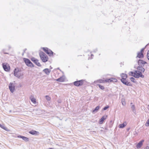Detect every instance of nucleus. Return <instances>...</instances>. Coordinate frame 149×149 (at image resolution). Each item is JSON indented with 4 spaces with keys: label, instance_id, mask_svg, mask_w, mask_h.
<instances>
[{
    "label": "nucleus",
    "instance_id": "obj_15",
    "mask_svg": "<svg viewBox=\"0 0 149 149\" xmlns=\"http://www.w3.org/2000/svg\"><path fill=\"white\" fill-rule=\"evenodd\" d=\"M143 66H138L137 68V70H139L142 73H143L145 70V69L143 67Z\"/></svg>",
    "mask_w": 149,
    "mask_h": 149
},
{
    "label": "nucleus",
    "instance_id": "obj_31",
    "mask_svg": "<svg viewBox=\"0 0 149 149\" xmlns=\"http://www.w3.org/2000/svg\"><path fill=\"white\" fill-rule=\"evenodd\" d=\"M45 97L46 98V99L48 101H49L51 100L50 97L48 95H46Z\"/></svg>",
    "mask_w": 149,
    "mask_h": 149
},
{
    "label": "nucleus",
    "instance_id": "obj_27",
    "mask_svg": "<svg viewBox=\"0 0 149 149\" xmlns=\"http://www.w3.org/2000/svg\"><path fill=\"white\" fill-rule=\"evenodd\" d=\"M105 82H113V78H110L107 79L105 80Z\"/></svg>",
    "mask_w": 149,
    "mask_h": 149
},
{
    "label": "nucleus",
    "instance_id": "obj_47",
    "mask_svg": "<svg viewBox=\"0 0 149 149\" xmlns=\"http://www.w3.org/2000/svg\"><path fill=\"white\" fill-rule=\"evenodd\" d=\"M9 112H11V110H10V111H9Z\"/></svg>",
    "mask_w": 149,
    "mask_h": 149
},
{
    "label": "nucleus",
    "instance_id": "obj_45",
    "mask_svg": "<svg viewBox=\"0 0 149 149\" xmlns=\"http://www.w3.org/2000/svg\"><path fill=\"white\" fill-rule=\"evenodd\" d=\"M50 69H52V67H51V66H50Z\"/></svg>",
    "mask_w": 149,
    "mask_h": 149
},
{
    "label": "nucleus",
    "instance_id": "obj_21",
    "mask_svg": "<svg viewBox=\"0 0 149 149\" xmlns=\"http://www.w3.org/2000/svg\"><path fill=\"white\" fill-rule=\"evenodd\" d=\"M0 127L7 132H9L10 131V130L5 127L4 125H1L0 123Z\"/></svg>",
    "mask_w": 149,
    "mask_h": 149
},
{
    "label": "nucleus",
    "instance_id": "obj_33",
    "mask_svg": "<svg viewBox=\"0 0 149 149\" xmlns=\"http://www.w3.org/2000/svg\"><path fill=\"white\" fill-rule=\"evenodd\" d=\"M146 46L145 47L142 48L140 52H140V53H143V52H144V50L145 48V47H146Z\"/></svg>",
    "mask_w": 149,
    "mask_h": 149
},
{
    "label": "nucleus",
    "instance_id": "obj_11",
    "mask_svg": "<svg viewBox=\"0 0 149 149\" xmlns=\"http://www.w3.org/2000/svg\"><path fill=\"white\" fill-rule=\"evenodd\" d=\"M31 60L34 63L37 65L38 66H41V65L40 63L38 62V60L37 59L34 57H32L31 59Z\"/></svg>",
    "mask_w": 149,
    "mask_h": 149
},
{
    "label": "nucleus",
    "instance_id": "obj_29",
    "mask_svg": "<svg viewBox=\"0 0 149 149\" xmlns=\"http://www.w3.org/2000/svg\"><path fill=\"white\" fill-rule=\"evenodd\" d=\"M130 79L134 83H135L136 82V81H135V79L133 77H131L130 78Z\"/></svg>",
    "mask_w": 149,
    "mask_h": 149
},
{
    "label": "nucleus",
    "instance_id": "obj_20",
    "mask_svg": "<svg viewBox=\"0 0 149 149\" xmlns=\"http://www.w3.org/2000/svg\"><path fill=\"white\" fill-rule=\"evenodd\" d=\"M43 71L46 74L49 75L50 72L51 70L48 68H45L43 70Z\"/></svg>",
    "mask_w": 149,
    "mask_h": 149
},
{
    "label": "nucleus",
    "instance_id": "obj_16",
    "mask_svg": "<svg viewBox=\"0 0 149 149\" xmlns=\"http://www.w3.org/2000/svg\"><path fill=\"white\" fill-rule=\"evenodd\" d=\"M65 76L63 75L59 78L56 79V81L60 82H62L64 81L65 80Z\"/></svg>",
    "mask_w": 149,
    "mask_h": 149
},
{
    "label": "nucleus",
    "instance_id": "obj_32",
    "mask_svg": "<svg viewBox=\"0 0 149 149\" xmlns=\"http://www.w3.org/2000/svg\"><path fill=\"white\" fill-rule=\"evenodd\" d=\"M109 106H108V105H107L106 106H105V107H104L103 108V110H106L107 109H108V108H109Z\"/></svg>",
    "mask_w": 149,
    "mask_h": 149
},
{
    "label": "nucleus",
    "instance_id": "obj_1",
    "mask_svg": "<svg viewBox=\"0 0 149 149\" xmlns=\"http://www.w3.org/2000/svg\"><path fill=\"white\" fill-rule=\"evenodd\" d=\"M120 75L121 77L120 81L123 84L127 86H131L132 85V84L130 82L128 81V80L127 79V75L126 74L122 73Z\"/></svg>",
    "mask_w": 149,
    "mask_h": 149
},
{
    "label": "nucleus",
    "instance_id": "obj_50",
    "mask_svg": "<svg viewBox=\"0 0 149 149\" xmlns=\"http://www.w3.org/2000/svg\"><path fill=\"white\" fill-rule=\"evenodd\" d=\"M129 129H130L129 128V129H128L127 130V131H128Z\"/></svg>",
    "mask_w": 149,
    "mask_h": 149
},
{
    "label": "nucleus",
    "instance_id": "obj_25",
    "mask_svg": "<svg viewBox=\"0 0 149 149\" xmlns=\"http://www.w3.org/2000/svg\"><path fill=\"white\" fill-rule=\"evenodd\" d=\"M126 125V124L124 123L121 124L119 125V127L120 128H123L125 127Z\"/></svg>",
    "mask_w": 149,
    "mask_h": 149
},
{
    "label": "nucleus",
    "instance_id": "obj_24",
    "mask_svg": "<svg viewBox=\"0 0 149 149\" xmlns=\"http://www.w3.org/2000/svg\"><path fill=\"white\" fill-rule=\"evenodd\" d=\"M135 74V70L134 71V72L132 71H130L129 73V74L130 75L134 77V75Z\"/></svg>",
    "mask_w": 149,
    "mask_h": 149
},
{
    "label": "nucleus",
    "instance_id": "obj_6",
    "mask_svg": "<svg viewBox=\"0 0 149 149\" xmlns=\"http://www.w3.org/2000/svg\"><path fill=\"white\" fill-rule=\"evenodd\" d=\"M84 80L83 79L77 81L73 82L74 84L76 86H82L84 83Z\"/></svg>",
    "mask_w": 149,
    "mask_h": 149
},
{
    "label": "nucleus",
    "instance_id": "obj_36",
    "mask_svg": "<svg viewBox=\"0 0 149 149\" xmlns=\"http://www.w3.org/2000/svg\"><path fill=\"white\" fill-rule=\"evenodd\" d=\"M5 50L4 49H3L2 50V52L4 53V54H8V53L7 52H5Z\"/></svg>",
    "mask_w": 149,
    "mask_h": 149
},
{
    "label": "nucleus",
    "instance_id": "obj_41",
    "mask_svg": "<svg viewBox=\"0 0 149 149\" xmlns=\"http://www.w3.org/2000/svg\"><path fill=\"white\" fill-rule=\"evenodd\" d=\"M8 47L9 49H10L11 48V47L10 45H9L8 46Z\"/></svg>",
    "mask_w": 149,
    "mask_h": 149
},
{
    "label": "nucleus",
    "instance_id": "obj_18",
    "mask_svg": "<svg viewBox=\"0 0 149 149\" xmlns=\"http://www.w3.org/2000/svg\"><path fill=\"white\" fill-rule=\"evenodd\" d=\"M144 55L143 53L138 52L137 53V55L136 58H139L142 59L144 57Z\"/></svg>",
    "mask_w": 149,
    "mask_h": 149
},
{
    "label": "nucleus",
    "instance_id": "obj_13",
    "mask_svg": "<svg viewBox=\"0 0 149 149\" xmlns=\"http://www.w3.org/2000/svg\"><path fill=\"white\" fill-rule=\"evenodd\" d=\"M17 137L18 138H22L23 140L26 142L29 141V138L20 135L17 136Z\"/></svg>",
    "mask_w": 149,
    "mask_h": 149
},
{
    "label": "nucleus",
    "instance_id": "obj_9",
    "mask_svg": "<svg viewBox=\"0 0 149 149\" xmlns=\"http://www.w3.org/2000/svg\"><path fill=\"white\" fill-rule=\"evenodd\" d=\"M9 88L10 92L13 93L15 89V84L10 82L9 84Z\"/></svg>",
    "mask_w": 149,
    "mask_h": 149
},
{
    "label": "nucleus",
    "instance_id": "obj_35",
    "mask_svg": "<svg viewBox=\"0 0 149 149\" xmlns=\"http://www.w3.org/2000/svg\"><path fill=\"white\" fill-rule=\"evenodd\" d=\"M147 57L148 59L149 60V50L147 52Z\"/></svg>",
    "mask_w": 149,
    "mask_h": 149
},
{
    "label": "nucleus",
    "instance_id": "obj_17",
    "mask_svg": "<svg viewBox=\"0 0 149 149\" xmlns=\"http://www.w3.org/2000/svg\"><path fill=\"white\" fill-rule=\"evenodd\" d=\"M130 106L131 107V108L132 110V111L134 113L135 115L136 114V111L135 109V106L134 104L132 102L130 104Z\"/></svg>",
    "mask_w": 149,
    "mask_h": 149
},
{
    "label": "nucleus",
    "instance_id": "obj_7",
    "mask_svg": "<svg viewBox=\"0 0 149 149\" xmlns=\"http://www.w3.org/2000/svg\"><path fill=\"white\" fill-rule=\"evenodd\" d=\"M2 67L4 70L6 72L9 71L10 70V67L7 63H4L2 64Z\"/></svg>",
    "mask_w": 149,
    "mask_h": 149
},
{
    "label": "nucleus",
    "instance_id": "obj_22",
    "mask_svg": "<svg viewBox=\"0 0 149 149\" xmlns=\"http://www.w3.org/2000/svg\"><path fill=\"white\" fill-rule=\"evenodd\" d=\"M105 80L100 79L97 80V81L94 82L95 84H97V83H104L105 82Z\"/></svg>",
    "mask_w": 149,
    "mask_h": 149
},
{
    "label": "nucleus",
    "instance_id": "obj_38",
    "mask_svg": "<svg viewBox=\"0 0 149 149\" xmlns=\"http://www.w3.org/2000/svg\"><path fill=\"white\" fill-rule=\"evenodd\" d=\"M93 56H94V55L93 54H91V58H90V57H89L88 58V59L89 60V59H92L93 58Z\"/></svg>",
    "mask_w": 149,
    "mask_h": 149
},
{
    "label": "nucleus",
    "instance_id": "obj_14",
    "mask_svg": "<svg viewBox=\"0 0 149 149\" xmlns=\"http://www.w3.org/2000/svg\"><path fill=\"white\" fill-rule=\"evenodd\" d=\"M107 117V116L106 115L103 116L100 120L99 121V124H102L103 123L104 120L106 119Z\"/></svg>",
    "mask_w": 149,
    "mask_h": 149
},
{
    "label": "nucleus",
    "instance_id": "obj_43",
    "mask_svg": "<svg viewBox=\"0 0 149 149\" xmlns=\"http://www.w3.org/2000/svg\"><path fill=\"white\" fill-rule=\"evenodd\" d=\"M26 50V49H24V50H23V51H24V52H25V51Z\"/></svg>",
    "mask_w": 149,
    "mask_h": 149
},
{
    "label": "nucleus",
    "instance_id": "obj_44",
    "mask_svg": "<svg viewBox=\"0 0 149 149\" xmlns=\"http://www.w3.org/2000/svg\"><path fill=\"white\" fill-rule=\"evenodd\" d=\"M147 109L149 111V105H148Z\"/></svg>",
    "mask_w": 149,
    "mask_h": 149
},
{
    "label": "nucleus",
    "instance_id": "obj_26",
    "mask_svg": "<svg viewBox=\"0 0 149 149\" xmlns=\"http://www.w3.org/2000/svg\"><path fill=\"white\" fill-rule=\"evenodd\" d=\"M97 85L100 88L101 90H104V87L103 86L100 84H97Z\"/></svg>",
    "mask_w": 149,
    "mask_h": 149
},
{
    "label": "nucleus",
    "instance_id": "obj_28",
    "mask_svg": "<svg viewBox=\"0 0 149 149\" xmlns=\"http://www.w3.org/2000/svg\"><path fill=\"white\" fill-rule=\"evenodd\" d=\"M31 101L34 104H35L36 103V99L34 97H32L31 99Z\"/></svg>",
    "mask_w": 149,
    "mask_h": 149
},
{
    "label": "nucleus",
    "instance_id": "obj_19",
    "mask_svg": "<svg viewBox=\"0 0 149 149\" xmlns=\"http://www.w3.org/2000/svg\"><path fill=\"white\" fill-rule=\"evenodd\" d=\"M29 133L32 135H36L38 134H39V132L35 130H31L29 132Z\"/></svg>",
    "mask_w": 149,
    "mask_h": 149
},
{
    "label": "nucleus",
    "instance_id": "obj_42",
    "mask_svg": "<svg viewBox=\"0 0 149 149\" xmlns=\"http://www.w3.org/2000/svg\"><path fill=\"white\" fill-rule=\"evenodd\" d=\"M112 127V125H110L109 126V127L110 128H111Z\"/></svg>",
    "mask_w": 149,
    "mask_h": 149
},
{
    "label": "nucleus",
    "instance_id": "obj_12",
    "mask_svg": "<svg viewBox=\"0 0 149 149\" xmlns=\"http://www.w3.org/2000/svg\"><path fill=\"white\" fill-rule=\"evenodd\" d=\"M144 140L143 139L139 141L136 145V147L137 149L140 148L143 144V143Z\"/></svg>",
    "mask_w": 149,
    "mask_h": 149
},
{
    "label": "nucleus",
    "instance_id": "obj_37",
    "mask_svg": "<svg viewBox=\"0 0 149 149\" xmlns=\"http://www.w3.org/2000/svg\"><path fill=\"white\" fill-rule=\"evenodd\" d=\"M117 81V80L115 78H113V82H116Z\"/></svg>",
    "mask_w": 149,
    "mask_h": 149
},
{
    "label": "nucleus",
    "instance_id": "obj_5",
    "mask_svg": "<svg viewBox=\"0 0 149 149\" xmlns=\"http://www.w3.org/2000/svg\"><path fill=\"white\" fill-rule=\"evenodd\" d=\"M142 73L139 70H135V74L134 77L136 78H139V77L143 78L144 76L142 74Z\"/></svg>",
    "mask_w": 149,
    "mask_h": 149
},
{
    "label": "nucleus",
    "instance_id": "obj_4",
    "mask_svg": "<svg viewBox=\"0 0 149 149\" xmlns=\"http://www.w3.org/2000/svg\"><path fill=\"white\" fill-rule=\"evenodd\" d=\"M43 50L49 56H51L53 55L54 52L50 49L46 47L42 48Z\"/></svg>",
    "mask_w": 149,
    "mask_h": 149
},
{
    "label": "nucleus",
    "instance_id": "obj_34",
    "mask_svg": "<svg viewBox=\"0 0 149 149\" xmlns=\"http://www.w3.org/2000/svg\"><path fill=\"white\" fill-rule=\"evenodd\" d=\"M97 51V48H96L95 49L93 52L91 51L90 52V53H91L92 52L93 53H96Z\"/></svg>",
    "mask_w": 149,
    "mask_h": 149
},
{
    "label": "nucleus",
    "instance_id": "obj_49",
    "mask_svg": "<svg viewBox=\"0 0 149 149\" xmlns=\"http://www.w3.org/2000/svg\"><path fill=\"white\" fill-rule=\"evenodd\" d=\"M24 52L22 54V55H24Z\"/></svg>",
    "mask_w": 149,
    "mask_h": 149
},
{
    "label": "nucleus",
    "instance_id": "obj_2",
    "mask_svg": "<svg viewBox=\"0 0 149 149\" xmlns=\"http://www.w3.org/2000/svg\"><path fill=\"white\" fill-rule=\"evenodd\" d=\"M39 55L43 62L45 63L48 61V57L43 52H40Z\"/></svg>",
    "mask_w": 149,
    "mask_h": 149
},
{
    "label": "nucleus",
    "instance_id": "obj_10",
    "mask_svg": "<svg viewBox=\"0 0 149 149\" xmlns=\"http://www.w3.org/2000/svg\"><path fill=\"white\" fill-rule=\"evenodd\" d=\"M20 71V70L18 68H15L14 70V75L16 77L19 78L20 76L18 74V72Z\"/></svg>",
    "mask_w": 149,
    "mask_h": 149
},
{
    "label": "nucleus",
    "instance_id": "obj_48",
    "mask_svg": "<svg viewBox=\"0 0 149 149\" xmlns=\"http://www.w3.org/2000/svg\"><path fill=\"white\" fill-rule=\"evenodd\" d=\"M110 123H112V120H111V121H110Z\"/></svg>",
    "mask_w": 149,
    "mask_h": 149
},
{
    "label": "nucleus",
    "instance_id": "obj_3",
    "mask_svg": "<svg viewBox=\"0 0 149 149\" xmlns=\"http://www.w3.org/2000/svg\"><path fill=\"white\" fill-rule=\"evenodd\" d=\"M23 60L27 66L31 68L33 67L34 66V64L29 59L24 58Z\"/></svg>",
    "mask_w": 149,
    "mask_h": 149
},
{
    "label": "nucleus",
    "instance_id": "obj_39",
    "mask_svg": "<svg viewBox=\"0 0 149 149\" xmlns=\"http://www.w3.org/2000/svg\"><path fill=\"white\" fill-rule=\"evenodd\" d=\"M104 129L105 130H108V127L107 126H106L104 127Z\"/></svg>",
    "mask_w": 149,
    "mask_h": 149
},
{
    "label": "nucleus",
    "instance_id": "obj_46",
    "mask_svg": "<svg viewBox=\"0 0 149 149\" xmlns=\"http://www.w3.org/2000/svg\"><path fill=\"white\" fill-rule=\"evenodd\" d=\"M122 104H123V105H124V103H123V102H122Z\"/></svg>",
    "mask_w": 149,
    "mask_h": 149
},
{
    "label": "nucleus",
    "instance_id": "obj_23",
    "mask_svg": "<svg viewBox=\"0 0 149 149\" xmlns=\"http://www.w3.org/2000/svg\"><path fill=\"white\" fill-rule=\"evenodd\" d=\"M100 108L99 106H97L93 110L92 112L95 113Z\"/></svg>",
    "mask_w": 149,
    "mask_h": 149
},
{
    "label": "nucleus",
    "instance_id": "obj_30",
    "mask_svg": "<svg viewBox=\"0 0 149 149\" xmlns=\"http://www.w3.org/2000/svg\"><path fill=\"white\" fill-rule=\"evenodd\" d=\"M145 125L146 127L149 126V118L147 120L146 123L145 124Z\"/></svg>",
    "mask_w": 149,
    "mask_h": 149
},
{
    "label": "nucleus",
    "instance_id": "obj_40",
    "mask_svg": "<svg viewBox=\"0 0 149 149\" xmlns=\"http://www.w3.org/2000/svg\"><path fill=\"white\" fill-rule=\"evenodd\" d=\"M146 149H149V146H146Z\"/></svg>",
    "mask_w": 149,
    "mask_h": 149
},
{
    "label": "nucleus",
    "instance_id": "obj_8",
    "mask_svg": "<svg viewBox=\"0 0 149 149\" xmlns=\"http://www.w3.org/2000/svg\"><path fill=\"white\" fill-rule=\"evenodd\" d=\"M137 63L139 66H144L145 64L148 63L146 61L141 59L138 60L137 61Z\"/></svg>",
    "mask_w": 149,
    "mask_h": 149
}]
</instances>
